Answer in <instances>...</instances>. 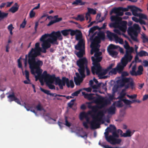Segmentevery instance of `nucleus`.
Segmentation results:
<instances>
[{
    "label": "nucleus",
    "instance_id": "obj_57",
    "mask_svg": "<svg viewBox=\"0 0 148 148\" xmlns=\"http://www.w3.org/2000/svg\"><path fill=\"white\" fill-rule=\"evenodd\" d=\"M125 93L123 92H121L120 93L119 96L118 97L117 99H120L121 100H122L123 98L125 96Z\"/></svg>",
    "mask_w": 148,
    "mask_h": 148
},
{
    "label": "nucleus",
    "instance_id": "obj_22",
    "mask_svg": "<svg viewBox=\"0 0 148 148\" xmlns=\"http://www.w3.org/2000/svg\"><path fill=\"white\" fill-rule=\"evenodd\" d=\"M129 10H111L110 12V14L112 15L113 13H114L116 14V16H122L123 15L124 12L127 11Z\"/></svg>",
    "mask_w": 148,
    "mask_h": 148
},
{
    "label": "nucleus",
    "instance_id": "obj_20",
    "mask_svg": "<svg viewBox=\"0 0 148 148\" xmlns=\"http://www.w3.org/2000/svg\"><path fill=\"white\" fill-rule=\"evenodd\" d=\"M42 75L45 77V82L49 80H51L53 81V79L56 78L55 75H51L49 74H47L46 71H44Z\"/></svg>",
    "mask_w": 148,
    "mask_h": 148
},
{
    "label": "nucleus",
    "instance_id": "obj_53",
    "mask_svg": "<svg viewBox=\"0 0 148 148\" xmlns=\"http://www.w3.org/2000/svg\"><path fill=\"white\" fill-rule=\"evenodd\" d=\"M115 39L116 40L118 41L120 44H123V41L122 38H119L117 35V37L115 38Z\"/></svg>",
    "mask_w": 148,
    "mask_h": 148
},
{
    "label": "nucleus",
    "instance_id": "obj_39",
    "mask_svg": "<svg viewBox=\"0 0 148 148\" xmlns=\"http://www.w3.org/2000/svg\"><path fill=\"white\" fill-rule=\"evenodd\" d=\"M8 98L9 99V101L11 102L15 100L16 97L15 96L14 93L13 92L12 94H10L8 96Z\"/></svg>",
    "mask_w": 148,
    "mask_h": 148
},
{
    "label": "nucleus",
    "instance_id": "obj_41",
    "mask_svg": "<svg viewBox=\"0 0 148 148\" xmlns=\"http://www.w3.org/2000/svg\"><path fill=\"white\" fill-rule=\"evenodd\" d=\"M84 53V50H79V51L76 53V55L78 57L81 58L83 57Z\"/></svg>",
    "mask_w": 148,
    "mask_h": 148
},
{
    "label": "nucleus",
    "instance_id": "obj_8",
    "mask_svg": "<svg viewBox=\"0 0 148 148\" xmlns=\"http://www.w3.org/2000/svg\"><path fill=\"white\" fill-rule=\"evenodd\" d=\"M88 61L85 57L80 58L77 61V65L79 67L78 71L79 74L82 76L84 75V69L88 66Z\"/></svg>",
    "mask_w": 148,
    "mask_h": 148
},
{
    "label": "nucleus",
    "instance_id": "obj_44",
    "mask_svg": "<svg viewBox=\"0 0 148 148\" xmlns=\"http://www.w3.org/2000/svg\"><path fill=\"white\" fill-rule=\"evenodd\" d=\"M70 30L69 29L63 30L61 31V33L64 36H66L69 34Z\"/></svg>",
    "mask_w": 148,
    "mask_h": 148
},
{
    "label": "nucleus",
    "instance_id": "obj_17",
    "mask_svg": "<svg viewBox=\"0 0 148 148\" xmlns=\"http://www.w3.org/2000/svg\"><path fill=\"white\" fill-rule=\"evenodd\" d=\"M119 47L118 46L112 44L109 45L108 47L107 51L110 55L113 57L117 56L118 53L116 51L113 50L118 49Z\"/></svg>",
    "mask_w": 148,
    "mask_h": 148
},
{
    "label": "nucleus",
    "instance_id": "obj_59",
    "mask_svg": "<svg viewBox=\"0 0 148 148\" xmlns=\"http://www.w3.org/2000/svg\"><path fill=\"white\" fill-rule=\"evenodd\" d=\"M79 32H80V33H79L78 34H77L76 35L75 38L76 40H78L80 39L82 37V34L81 32L79 31Z\"/></svg>",
    "mask_w": 148,
    "mask_h": 148
},
{
    "label": "nucleus",
    "instance_id": "obj_21",
    "mask_svg": "<svg viewBox=\"0 0 148 148\" xmlns=\"http://www.w3.org/2000/svg\"><path fill=\"white\" fill-rule=\"evenodd\" d=\"M75 48L78 50H84L85 42L82 40H79L77 44L75 46Z\"/></svg>",
    "mask_w": 148,
    "mask_h": 148
},
{
    "label": "nucleus",
    "instance_id": "obj_64",
    "mask_svg": "<svg viewBox=\"0 0 148 148\" xmlns=\"http://www.w3.org/2000/svg\"><path fill=\"white\" fill-rule=\"evenodd\" d=\"M24 106L28 111H29L30 110V109L32 108V107L29 106V105L28 104H26L25 103H24Z\"/></svg>",
    "mask_w": 148,
    "mask_h": 148
},
{
    "label": "nucleus",
    "instance_id": "obj_34",
    "mask_svg": "<svg viewBox=\"0 0 148 148\" xmlns=\"http://www.w3.org/2000/svg\"><path fill=\"white\" fill-rule=\"evenodd\" d=\"M132 12V14L135 16H139L140 13L138 12H142V10H130Z\"/></svg>",
    "mask_w": 148,
    "mask_h": 148
},
{
    "label": "nucleus",
    "instance_id": "obj_10",
    "mask_svg": "<svg viewBox=\"0 0 148 148\" xmlns=\"http://www.w3.org/2000/svg\"><path fill=\"white\" fill-rule=\"evenodd\" d=\"M85 70L86 71V75H89L90 74V71L88 66L84 69V75L82 76L81 74H80V76L78 73L77 72L75 73V75L76 77H74V80L75 84L76 85H79L83 81L84 78L85 77L86 75L85 74Z\"/></svg>",
    "mask_w": 148,
    "mask_h": 148
},
{
    "label": "nucleus",
    "instance_id": "obj_40",
    "mask_svg": "<svg viewBox=\"0 0 148 148\" xmlns=\"http://www.w3.org/2000/svg\"><path fill=\"white\" fill-rule=\"evenodd\" d=\"M131 132L129 130H127L126 131L125 133H124L123 134L121 135V136L124 137H130L132 135L131 134Z\"/></svg>",
    "mask_w": 148,
    "mask_h": 148
},
{
    "label": "nucleus",
    "instance_id": "obj_32",
    "mask_svg": "<svg viewBox=\"0 0 148 148\" xmlns=\"http://www.w3.org/2000/svg\"><path fill=\"white\" fill-rule=\"evenodd\" d=\"M107 36L110 39H112V37H113L115 39V38L117 37V34L108 31L107 32Z\"/></svg>",
    "mask_w": 148,
    "mask_h": 148
},
{
    "label": "nucleus",
    "instance_id": "obj_12",
    "mask_svg": "<svg viewBox=\"0 0 148 148\" xmlns=\"http://www.w3.org/2000/svg\"><path fill=\"white\" fill-rule=\"evenodd\" d=\"M53 38H49L47 39L45 41H44L43 42L42 46V48H46L48 49L50 48L51 46V45L50 44L51 43L52 44H56L58 45V42H57V39H58V37L57 36H52Z\"/></svg>",
    "mask_w": 148,
    "mask_h": 148
},
{
    "label": "nucleus",
    "instance_id": "obj_28",
    "mask_svg": "<svg viewBox=\"0 0 148 148\" xmlns=\"http://www.w3.org/2000/svg\"><path fill=\"white\" fill-rule=\"evenodd\" d=\"M13 3V1H12L11 2L3 3L0 5V8L2 9L5 7H6V8L10 7Z\"/></svg>",
    "mask_w": 148,
    "mask_h": 148
},
{
    "label": "nucleus",
    "instance_id": "obj_33",
    "mask_svg": "<svg viewBox=\"0 0 148 148\" xmlns=\"http://www.w3.org/2000/svg\"><path fill=\"white\" fill-rule=\"evenodd\" d=\"M130 78L126 77H122L121 82V85L124 86L126 83L129 82H130Z\"/></svg>",
    "mask_w": 148,
    "mask_h": 148
},
{
    "label": "nucleus",
    "instance_id": "obj_38",
    "mask_svg": "<svg viewBox=\"0 0 148 148\" xmlns=\"http://www.w3.org/2000/svg\"><path fill=\"white\" fill-rule=\"evenodd\" d=\"M137 55L140 57L148 56V53L144 51H141L138 53H137Z\"/></svg>",
    "mask_w": 148,
    "mask_h": 148
},
{
    "label": "nucleus",
    "instance_id": "obj_11",
    "mask_svg": "<svg viewBox=\"0 0 148 148\" xmlns=\"http://www.w3.org/2000/svg\"><path fill=\"white\" fill-rule=\"evenodd\" d=\"M134 50L133 48L132 47L126 50L125 54L121 60L124 62L125 64L127 65L128 62H130L132 60L133 56L131 54L133 52Z\"/></svg>",
    "mask_w": 148,
    "mask_h": 148
},
{
    "label": "nucleus",
    "instance_id": "obj_31",
    "mask_svg": "<svg viewBox=\"0 0 148 148\" xmlns=\"http://www.w3.org/2000/svg\"><path fill=\"white\" fill-rule=\"evenodd\" d=\"M106 130H108L111 133L116 130V129L114 125L111 124L110 125L109 127H107Z\"/></svg>",
    "mask_w": 148,
    "mask_h": 148
},
{
    "label": "nucleus",
    "instance_id": "obj_5",
    "mask_svg": "<svg viewBox=\"0 0 148 148\" xmlns=\"http://www.w3.org/2000/svg\"><path fill=\"white\" fill-rule=\"evenodd\" d=\"M105 113L103 111H100L96 115L94 114L91 115L92 120L90 122V124L92 129L97 128L99 127L100 125L99 122L104 116Z\"/></svg>",
    "mask_w": 148,
    "mask_h": 148
},
{
    "label": "nucleus",
    "instance_id": "obj_43",
    "mask_svg": "<svg viewBox=\"0 0 148 148\" xmlns=\"http://www.w3.org/2000/svg\"><path fill=\"white\" fill-rule=\"evenodd\" d=\"M99 28V27L98 26H94L91 28L89 31V34L90 33H93L97 29H98Z\"/></svg>",
    "mask_w": 148,
    "mask_h": 148
},
{
    "label": "nucleus",
    "instance_id": "obj_29",
    "mask_svg": "<svg viewBox=\"0 0 148 148\" xmlns=\"http://www.w3.org/2000/svg\"><path fill=\"white\" fill-rule=\"evenodd\" d=\"M122 101H122V100L119 99V100L115 101L113 103H114V106H116L118 108H121L123 106Z\"/></svg>",
    "mask_w": 148,
    "mask_h": 148
},
{
    "label": "nucleus",
    "instance_id": "obj_49",
    "mask_svg": "<svg viewBox=\"0 0 148 148\" xmlns=\"http://www.w3.org/2000/svg\"><path fill=\"white\" fill-rule=\"evenodd\" d=\"M58 15H56L53 16V18L55 19L54 21L55 23L59 22L61 21L62 20V18H58Z\"/></svg>",
    "mask_w": 148,
    "mask_h": 148
},
{
    "label": "nucleus",
    "instance_id": "obj_62",
    "mask_svg": "<svg viewBox=\"0 0 148 148\" xmlns=\"http://www.w3.org/2000/svg\"><path fill=\"white\" fill-rule=\"evenodd\" d=\"M122 101H123L127 105H130V102H131V101L129 100L128 99H123Z\"/></svg>",
    "mask_w": 148,
    "mask_h": 148
},
{
    "label": "nucleus",
    "instance_id": "obj_24",
    "mask_svg": "<svg viewBox=\"0 0 148 148\" xmlns=\"http://www.w3.org/2000/svg\"><path fill=\"white\" fill-rule=\"evenodd\" d=\"M26 79L27 80H24L23 82L25 84H31V80L29 78V72L27 70H25V71Z\"/></svg>",
    "mask_w": 148,
    "mask_h": 148
},
{
    "label": "nucleus",
    "instance_id": "obj_2",
    "mask_svg": "<svg viewBox=\"0 0 148 148\" xmlns=\"http://www.w3.org/2000/svg\"><path fill=\"white\" fill-rule=\"evenodd\" d=\"M82 93L85 99L89 100H92L93 102L96 103H99L100 105L99 107L100 108L103 107L110 102L108 99H105L97 94H88L83 92Z\"/></svg>",
    "mask_w": 148,
    "mask_h": 148
},
{
    "label": "nucleus",
    "instance_id": "obj_13",
    "mask_svg": "<svg viewBox=\"0 0 148 148\" xmlns=\"http://www.w3.org/2000/svg\"><path fill=\"white\" fill-rule=\"evenodd\" d=\"M52 36H53L55 37H58V39L60 40H62L63 38L62 37L59 31L56 32L53 31L51 34H45L42 36L40 38V41L43 42L44 41H45L46 40H45V39L48 37H49L50 38H53V37Z\"/></svg>",
    "mask_w": 148,
    "mask_h": 148
},
{
    "label": "nucleus",
    "instance_id": "obj_9",
    "mask_svg": "<svg viewBox=\"0 0 148 148\" xmlns=\"http://www.w3.org/2000/svg\"><path fill=\"white\" fill-rule=\"evenodd\" d=\"M123 133L122 131L118 129L111 132L112 135H110L109 138H110V143L112 145H115L116 144H119L121 142V140L120 139H116L119 137V134L121 135Z\"/></svg>",
    "mask_w": 148,
    "mask_h": 148
},
{
    "label": "nucleus",
    "instance_id": "obj_58",
    "mask_svg": "<svg viewBox=\"0 0 148 148\" xmlns=\"http://www.w3.org/2000/svg\"><path fill=\"white\" fill-rule=\"evenodd\" d=\"M50 96H51L52 97H56L58 96L60 97H65L66 96L64 95H60L59 94H57L56 93H50L49 95Z\"/></svg>",
    "mask_w": 148,
    "mask_h": 148
},
{
    "label": "nucleus",
    "instance_id": "obj_26",
    "mask_svg": "<svg viewBox=\"0 0 148 148\" xmlns=\"http://www.w3.org/2000/svg\"><path fill=\"white\" fill-rule=\"evenodd\" d=\"M112 9H140L134 6H128L127 8H123L120 7L118 8H114Z\"/></svg>",
    "mask_w": 148,
    "mask_h": 148
},
{
    "label": "nucleus",
    "instance_id": "obj_6",
    "mask_svg": "<svg viewBox=\"0 0 148 148\" xmlns=\"http://www.w3.org/2000/svg\"><path fill=\"white\" fill-rule=\"evenodd\" d=\"M55 82L56 84H58L59 88L61 89H63V86H64L65 84L68 88H73L74 87V84L72 80H69L68 78L66 77H62V79H61L59 77H56Z\"/></svg>",
    "mask_w": 148,
    "mask_h": 148
},
{
    "label": "nucleus",
    "instance_id": "obj_4",
    "mask_svg": "<svg viewBox=\"0 0 148 148\" xmlns=\"http://www.w3.org/2000/svg\"><path fill=\"white\" fill-rule=\"evenodd\" d=\"M28 64L29 65V67L31 69L32 74L34 75L35 73H36L38 74L39 77L40 82L42 85V84H43V79H44L45 80V77H43L42 75H41L42 70L41 69V67L43 64V62L42 61V63L39 65H36V64H35L34 62Z\"/></svg>",
    "mask_w": 148,
    "mask_h": 148
},
{
    "label": "nucleus",
    "instance_id": "obj_50",
    "mask_svg": "<svg viewBox=\"0 0 148 148\" xmlns=\"http://www.w3.org/2000/svg\"><path fill=\"white\" fill-rule=\"evenodd\" d=\"M21 58L20 57L17 60L18 63V67L20 68H21V69L23 73V69L22 67V63L21 61Z\"/></svg>",
    "mask_w": 148,
    "mask_h": 148
},
{
    "label": "nucleus",
    "instance_id": "obj_18",
    "mask_svg": "<svg viewBox=\"0 0 148 148\" xmlns=\"http://www.w3.org/2000/svg\"><path fill=\"white\" fill-rule=\"evenodd\" d=\"M119 17L117 16H112L110 17L111 21L114 23H111L109 24V26L110 28H117L119 24Z\"/></svg>",
    "mask_w": 148,
    "mask_h": 148
},
{
    "label": "nucleus",
    "instance_id": "obj_60",
    "mask_svg": "<svg viewBox=\"0 0 148 148\" xmlns=\"http://www.w3.org/2000/svg\"><path fill=\"white\" fill-rule=\"evenodd\" d=\"M40 90L45 93L48 95H49L50 93V91L49 90L44 89L41 88H40Z\"/></svg>",
    "mask_w": 148,
    "mask_h": 148
},
{
    "label": "nucleus",
    "instance_id": "obj_3",
    "mask_svg": "<svg viewBox=\"0 0 148 148\" xmlns=\"http://www.w3.org/2000/svg\"><path fill=\"white\" fill-rule=\"evenodd\" d=\"M41 48L40 47V43L37 42L36 43L35 47L32 48L28 54V63L34 62L36 65H39L42 63V61L36 58L40 55Z\"/></svg>",
    "mask_w": 148,
    "mask_h": 148
},
{
    "label": "nucleus",
    "instance_id": "obj_52",
    "mask_svg": "<svg viewBox=\"0 0 148 148\" xmlns=\"http://www.w3.org/2000/svg\"><path fill=\"white\" fill-rule=\"evenodd\" d=\"M102 83H100L97 85H93L91 87L93 89H97L99 88L101 85Z\"/></svg>",
    "mask_w": 148,
    "mask_h": 148
},
{
    "label": "nucleus",
    "instance_id": "obj_56",
    "mask_svg": "<svg viewBox=\"0 0 148 148\" xmlns=\"http://www.w3.org/2000/svg\"><path fill=\"white\" fill-rule=\"evenodd\" d=\"M81 91V89H79L72 93L71 94V95L73 96H77L79 94V93H80Z\"/></svg>",
    "mask_w": 148,
    "mask_h": 148
},
{
    "label": "nucleus",
    "instance_id": "obj_7",
    "mask_svg": "<svg viewBox=\"0 0 148 148\" xmlns=\"http://www.w3.org/2000/svg\"><path fill=\"white\" fill-rule=\"evenodd\" d=\"M113 65L111 64L108 66L106 69H102V67L100 65L97 68L95 71V72L92 73L93 74L95 75L96 74L98 75V77L99 79H106L108 78V75H104L108 72L111 69Z\"/></svg>",
    "mask_w": 148,
    "mask_h": 148
},
{
    "label": "nucleus",
    "instance_id": "obj_37",
    "mask_svg": "<svg viewBox=\"0 0 148 148\" xmlns=\"http://www.w3.org/2000/svg\"><path fill=\"white\" fill-rule=\"evenodd\" d=\"M8 15V13L2 12L0 10V21L5 18L7 17Z\"/></svg>",
    "mask_w": 148,
    "mask_h": 148
},
{
    "label": "nucleus",
    "instance_id": "obj_61",
    "mask_svg": "<svg viewBox=\"0 0 148 148\" xmlns=\"http://www.w3.org/2000/svg\"><path fill=\"white\" fill-rule=\"evenodd\" d=\"M68 117L66 116H65V125L68 126V127H70L71 126V124L67 120Z\"/></svg>",
    "mask_w": 148,
    "mask_h": 148
},
{
    "label": "nucleus",
    "instance_id": "obj_25",
    "mask_svg": "<svg viewBox=\"0 0 148 148\" xmlns=\"http://www.w3.org/2000/svg\"><path fill=\"white\" fill-rule=\"evenodd\" d=\"M55 79H53V81L51 80H48V81L46 82V84L47 86L48 87L49 89H55V86L52 84L54 81H55Z\"/></svg>",
    "mask_w": 148,
    "mask_h": 148
},
{
    "label": "nucleus",
    "instance_id": "obj_23",
    "mask_svg": "<svg viewBox=\"0 0 148 148\" xmlns=\"http://www.w3.org/2000/svg\"><path fill=\"white\" fill-rule=\"evenodd\" d=\"M114 103H113L110 107L106 109V111L109 114L112 115L115 113L116 108L114 106Z\"/></svg>",
    "mask_w": 148,
    "mask_h": 148
},
{
    "label": "nucleus",
    "instance_id": "obj_14",
    "mask_svg": "<svg viewBox=\"0 0 148 148\" xmlns=\"http://www.w3.org/2000/svg\"><path fill=\"white\" fill-rule=\"evenodd\" d=\"M105 39V35L103 32H99L97 34V36H96L91 41V44L96 45L97 46H99V43L101 42V40H103Z\"/></svg>",
    "mask_w": 148,
    "mask_h": 148
},
{
    "label": "nucleus",
    "instance_id": "obj_36",
    "mask_svg": "<svg viewBox=\"0 0 148 148\" xmlns=\"http://www.w3.org/2000/svg\"><path fill=\"white\" fill-rule=\"evenodd\" d=\"M88 114L84 112H81L79 116V119L80 120L82 121L84 118L87 117Z\"/></svg>",
    "mask_w": 148,
    "mask_h": 148
},
{
    "label": "nucleus",
    "instance_id": "obj_1",
    "mask_svg": "<svg viewBox=\"0 0 148 148\" xmlns=\"http://www.w3.org/2000/svg\"><path fill=\"white\" fill-rule=\"evenodd\" d=\"M100 46H97L96 45L91 44L90 47L91 49L90 51V53L92 55L95 52L94 56L91 57V59L92 61L93 66L91 67V70L92 73L95 72V71L100 65V62L101 61L102 59V57L101 56L102 54L101 52L99 51V47Z\"/></svg>",
    "mask_w": 148,
    "mask_h": 148
},
{
    "label": "nucleus",
    "instance_id": "obj_30",
    "mask_svg": "<svg viewBox=\"0 0 148 148\" xmlns=\"http://www.w3.org/2000/svg\"><path fill=\"white\" fill-rule=\"evenodd\" d=\"M84 3L82 2L81 0H75L72 3V5L75 6L78 5H82Z\"/></svg>",
    "mask_w": 148,
    "mask_h": 148
},
{
    "label": "nucleus",
    "instance_id": "obj_48",
    "mask_svg": "<svg viewBox=\"0 0 148 148\" xmlns=\"http://www.w3.org/2000/svg\"><path fill=\"white\" fill-rule=\"evenodd\" d=\"M132 27L133 28L135 31H137L140 30V27L138 25L135 24H134Z\"/></svg>",
    "mask_w": 148,
    "mask_h": 148
},
{
    "label": "nucleus",
    "instance_id": "obj_51",
    "mask_svg": "<svg viewBox=\"0 0 148 148\" xmlns=\"http://www.w3.org/2000/svg\"><path fill=\"white\" fill-rule=\"evenodd\" d=\"M75 101V99L71 100L70 102L68 103V106L70 108H71L74 105V102Z\"/></svg>",
    "mask_w": 148,
    "mask_h": 148
},
{
    "label": "nucleus",
    "instance_id": "obj_46",
    "mask_svg": "<svg viewBox=\"0 0 148 148\" xmlns=\"http://www.w3.org/2000/svg\"><path fill=\"white\" fill-rule=\"evenodd\" d=\"M75 19L77 21H80L81 22L84 20V16L82 15H78L75 18Z\"/></svg>",
    "mask_w": 148,
    "mask_h": 148
},
{
    "label": "nucleus",
    "instance_id": "obj_54",
    "mask_svg": "<svg viewBox=\"0 0 148 148\" xmlns=\"http://www.w3.org/2000/svg\"><path fill=\"white\" fill-rule=\"evenodd\" d=\"M139 17L140 18L148 20L147 16L146 15L142 13H140Z\"/></svg>",
    "mask_w": 148,
    "mask_h": 148
},
{
    "label": "nucleus",
    "instance_id": "obj_15",
    "mask_svg": "<svg viewBox=\"0 0 148 148\" xmlns=\"http://www.w3.org/2000/svg\"><path fill=\"white\" fill-rule=\"evenodd\" d=\"M127 65L125 64L124 63L121 61V62L119 63L116 67L112 69L109 73H111L112 74L115 75L116 74L117 72L121 73L123 70L124 68Z\"/></svg>",
    "mask_w": 148,
    "mask_h": 148
},
{
    "label": "nucleus",
    "instance_id": "obj_19",
    "mask_svg": "<svg viewBox=\"0 0 148 148\" xmlns=\"http://www.w3.org/2000/svg\"><path fill=\"white\" fill-rule=\"evenodd\" d=\"M127 22L126 21H122L121 17H119V22L117 28L123 32H125L127 29Z\"/></svg>",
    "mask_w": 148,
    "mask_h": 148
},
{
    "label": "nucleus",
    "instance_id": "obj_63",
    "mask_svg": "<svg viewBox=\"0 0 148 148\" xmlns=\"http://www.w3.org/2000/svg\"><path fill=\"white\" fill-rule=\"evenodd\" d=\"M35 15V12H34L33 10H31L30 13H29V16L30 18H32L34 17Z\"/></svg>",
    "mask_w": 148,
    "mask_h": 148
},
{
    "label": "nucleus",
    "instance_id": "obj_35",
    "mask_svg": "<svg viewBox=\"0 0 148 148\" xmlns=\"http://www.w3.org/2000/svg\"><path fill=\"white\" fill-rule=\"evenodd\" d=\"M36 108L37 110L39 111H43L44 112H46V110L44 109L40 103H39L36 106Z\"/></svg>",
    "mask_w": 148,
    "mask_h": 148
},
{
    "label": "nucleus",
    "instance_id": "obj_16",
    "mask_svg": "<svg viewBox=\"0 0 148 148\" xmlns=\"http://www.w3.org/2000/svg\"><path fill=\"white\" fill-rule=\"evenodd\" d=\"M127 32L129 35L130 36L131 39L133 40L136 42L138 41L137 38L138 35L137 31H135L131 26L128 28Z\"/></svg>",
    "mask_w": 148,
    "mask_h": 148
},
{
    "label": "nucleus",
    "instance_id": "obj_47",
    "mask_svg": "<svg viewBox=\"0 0 148 148\" xmlns=\"http://www.w3.org/2000/svg\"><path fill=\"white\" fill-rule=\"evenodd\" d=\"M70 30V35L71 36H73L75 35H76L77 33L79 32V31L78 30H72L71 29H69Z\"/></svg>",
    "mask_w": 148,
    "mask_h": 148
},
{
    "label": "nucleus",
    "instance_id": "obj_27",
    "mask_svg": "<svg viewBox=\"0 0 148 148\" xmlns=\"http://www.w3.org/2000/svg\"><path fill=\"white\" fill-rule=\"evenodd\" d=\"M136 65L135 64L132 67V71H130V73L132 76H137V71H136Z\"/></svg>",
    "mask_w": 148,
    "mask_h": 148
},
{
    "label": "nucleus",
    "instance_id": "obj_55",
    "mask_svg": "<svg viewBox=\"0 0 148 148\" xmlns=\"http://www.w3.org/2000/svg\"><path fill=\"white\" fill-rule=\"evenodd\" d=\"M99 144L101 146L103 147L104 148H114L115 147H112L111 146H110L108 145H106L104 144L103 143H99Z\"/></svg>",
    "mask_w": 148,
    "mask_h": 148
},
{
    "label": "nucleus",
    "instance_id": "obj_42",
    "mask_svg": "<svg viewBox=\"0 0 148 148\" xmlns=\"http://www.w3.org/2000/svg\"><path fill=\"white\" fill-rule=\"evenodd\" d=\"M143 71V67L142 66L140 65L138 67V70L137 71V75H140L142 74Z\"/></svg>",
    "mask_w": 148,
    "mask_h": 148
},
{
    "label": "nucleus",
    "instance_id": "obj_45",
    "mask_svg": "<svg viewBox=\"0 0 148 148\" xmlns=\"http://www.w3.org/2000/svg\"><path fill=\"white\" fill-rule=\"evenodd\" d=\"M106 131L104 133L105 137L107 141L110 143V138H109V136H108L109 133L110 132L108 130L106 129Z\"/></svg>",
    "mask_w": 148,
    "mask_h": 148
}]
</instances>
